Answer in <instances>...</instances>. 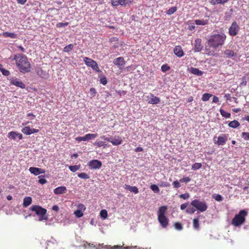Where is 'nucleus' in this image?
<instances>
[{"mask_svg": "<svg viewBox=\"0 0 249 249\" xmlns=\"http://www.w3.org/2000/svg\"><path fill=\"white\" fill-rule=\"evenodd\" d=\"M242 137L245 140H249V132H242L241 134Z\"/></svg>", "mask_w": 249, "mask_h": 249, "instance_id": "48", "label": "nucleus"}, {"mask_svg": "<svg viewBox=\"0 0 249 249\" xmlns=\"http://www.w3.org/2000/svg\"><path fill=\"white\" fill-rule=\"evenodd\" d=\"M196 210L195 208L192 207L191 206H189L187 207L186 209V213H190V214H193L196 212Z\"/></svg>", "mask_w": 249, "mask_h": 249, "instance_id": "43", "label": "nucleus"}, {"mask_svg": "<svg viewBox=\"0 0 249 249\" xmlns=\"http://www.w3.org/2000/svg\"><path fill=\"white\" fill-rule=\"evenodd\" d=\"M43 176H39L38 178L39 179L38 180V182L41 184H44L47 182V180L44 178Z\"/></svg>", "mask_w": 249, "mask_h": 249, "instance_id": "50", "label": "nucleus"}, {"mask_svg": "<svg viewBox=\"0 0 249 249\" xmlns=\"http://www.w3.org/2000/svg\"><path fill=\"white\" fill-rule=\"evenodd\" d=\"M228 125L230 127L235 128L240 125V124L237 121L233 120L232 121L230 122Z\"/></svg>", "mask_w": 249, "mask_h": 249, "instance_id": "29", "label": "nucleus"}, {"mask_svg": "<svg viewBox=\"0 0 249 249\" xmlns=\"http://www.w3.org/2000/svg\"><path fill=\"white\" fill-rule=\"evenodd\" d=\"M29 171L31 173L35 176L39 175L40 174L45 173V170L44 169L34 167H30Z\"/></svg>", "mask_w": 249, "mask_h": 249, "instance_id": "16", "label": "nucleus"}, {"mask_svg": "<svg viewBox=\"0 0 249 249\" xmlns=\"http://www.w3.org/2000/svg\"><path fill=\"white\" fill-rule=\"evenodd\" d=\"M191 72L197 76H201L203 74V71L196 68H191Z\"/></svg>", "mask_w": 249, "mask_h": 249, "instance_id": "28", "label": "nucleus"}, {"mask_svg": "<svg viewBox=\"0 0 249 249\" xmlns=\"http://www.w3.org/2000/svg\"><path fill=\"white\" fill-rule=\"evenodd\" d=\"M179 198L183 199H187L189 198L190 195L188 193L183 194L179 195Z\"/></svg>", "mask_w": 249, "mask_h": 249, "instance_id": "54", "label": "nucleus"}, {"mask_svg": "<svg viewBox=\"0 0 249 249\" xmlns=\"http://www.w3.org/2000/svg\"><path fill=\"white\" fill-rule=\"evenodd\" d=\"M100 216L104 219H106L107 216V212L106 210H102L100 213Z\"/></svg>", "mask_w": 249, "mask_h": 249, "instance_id": "42", "label": "nucleus"}, {"mask_svg": "<svg viewBox=\"0 0 249 249\" xmlns=\"http://www.w3.org/2000/svg\"><path fill=\"white\" fill-rule=\"evenodd\" d=\"M67 192L66 187L65 186H60L56 188L53 190V193L55 195H61L66 193Z\"/></svg>", "mask_w": 249, "mask_h": 249, "instance_id": "19", "label": "nucleus"}, {"mask_svg": "<svg viewBox=\"0 0 249 249\" xmlns=\"http://www.w3.org/2000/svg\"><path fill=\"white\" fill-rule=\"evenodd\" d=\"M9 59L15 60L20 72L25 73L31 71V64L26 55L22 53H17L11 56Z\"/></svg>", "mask_w": 249, "mask_h": 249, "instance_id": "1", "label": "nucleus"}, {"mask_svg": "<svg viewBox=\"0 0 249 249\" xmlns=\"http://www.w3.org/2000/svg\"><path fill=\"white\" fill-rule=\"evenodd\" d=\"M191 205L198 210L197 213L205 212L208 209V205L206 202L204 201H200L199 199L193 200L191 202Z\"/></svg>", "mask_w": 249, "mask_h": 249, "instance_id": "5", "label": "nucleus"}, {"mask_svg": "<svg viewBox=\"0 0 249 249\" xmlns=\"http://www.w3.org/2000/svg\"><path fill=\"white\" fill-rule=\"evenodd\" d=\"M77 207L78 208V210H81L82 212L86 210V208L85 206V205H83V204H81V203L78 204V206H77Z\"/></svg>", "mask_w": 249, "mask_h": 249, "instance_id": "57", "label": "nucleus"}, {"mask_svg": "<svg viewBox=\"0 0 249 249\" xmlns=\"http://www.w3.org/2000/svg\"><path fill=\"white\" fill-rule=\"evenodd\" d=\"M111 3L113 6H117L120 4L119 0H111Z\"/></svg>", "mask_w": 249, "mask_h": 249, "instance_id": "59", "label": "nucleus"}, {"mask_svg": "<svg viewBox=\"0 0 249 249\" xmlns=\"http://www.w3.org/2000/svg\"><path fill=\"white\" fill-rule=\"evenodd\" d=\"M10 83L21 89L25 88V84L20 80L17 78H12L10 80Z\"/></svg>", "mask_w": 249, "mask_h": 249, "instance_id": "13", "label": "nucleus"}, {"mask_svg": "<svg viewBox=\"0 0 249 249\" xmlns=\"http://www.w3.org/2000/svg\"><path fill=\"white\" fill-rule=\"evenodd\" d=\"M98 136L97 134H90L89 133L86 134L83 137H77L76 138V140L78 142H80L81 141H89L90 140H91L92 139L95 138Z\"/></svg>", "mask_w": 249, "mask_h": 249, "instance_id": "9", "label": "nucleus"}, {"mask_svg": "<svg viewBox=\"0 0 249 249\" xmlns=\"http://www.w3.org/2000/svg\"><path fill=\"white\" fill-rule=\"evenodd\" d=\"M8 137L9 138L13 140H21L23 138L22 135L20 133H18L15 131H11L8 133Z\"/></svg>", "mask_w": 249, "mask_h": 249, "instance_id": "14", "label": "nucleus"}, {"mask_svg": "<svg viewBox=\"0 0 249 249\" xmlns=\"http://www.w3.org/2000/svg\"><path fill=\"white\" fill-rule=\"evenodd\" d=\"M2 36L4 37H10L11 38L15 39L17 38L18 35L14 33H10L8 32H3Z\"/></svg>", "mask_w": 249, "mask_h": 249, "instance_id": "23", "label": "nucleus"}, {"mask_svg": "<svg viewBox=\"0 0 249 249\" xmlns=\"http://www.w3.org/2000/svg\"><path fill=\"white\" fill-rule=\"evenodd\" d=\"M205 51L206 53L209 55H212L213 54L214 52L211 51L210 48H207L206 47H205Z\"/></svg>", "mask_w": 249, "mask_h": 249, "instance_id": "60", "label": "nucleus"}, {"mask_svg": "<svg viewBox=\"0 0 249 249\" xmlns=\"http://www.w3.org/2000/svg\"><path fill=\"white\" fill-rule=\"evenodd\" d=\"M177 8L175 6H173L169 9L167 11L166 14L168 15H171L176 12Z\"/></svg>", "mask_w": 249, "mask_h": 249, "instance_id": "39", "label": "nucleus"}, {"mask_svg": "<svg viewBox=\"0 0 249 249\" xmlns=\"http://www.w3.org/2000/svg\"><path fill=\"white\" fill-rule=\"evenodd\" d=\"M113 64L117 66L120 69H123L125 64L124 58L123 57H119L115 59L113 61Z\"/></svg>", "mask_w": 249, "mask_h": 249, "instance_id": "11", "label": "nucleus"}, {"mask_svg": "<svg viewBox=\"0 0 249 249\" xmlns=\"http://www.w3.org/2000/svg\"><path fill=\"white\" fill-rule=\"evenodd\" d=\"M90 169H99L101 167L102 162L97 160H93L88 163Z\"/></svg>", "mask_w": 249, "mask_h": 249, "instance_id": "10", "label": "nucleus"}, {"mask_svg": "<svg viewBox=\"0 0 249 249\" xmlns=\"http://www.w3.org/2000/svg\"><path fill=\"white\" fill-rule=\"evenodd\" d=\"M247 84V77L244 76L242 78V82L240 84V87L245 86Z\"/></svg>", "mask_w": 249, "mask_h": 249, "instance_id": "52", "label": "nucleus"}, {"mask_svg": "<svg viewBox=\"0 0 249 249\" xmlns=\"http://www.w3.org/2000/svg\"><path fill=\"white\" fill-rule=\"evenodd\" d=\"M68 24H69L68 22H65V23L59 22V23H57L56 27L58 28H62L63 27L68 26Z\"/></svg>", "mask_w": 249, "mask_h": 249, "instance_id": "55", "label": "nucleus"}, {"mask_svg": "<svg viewBox=\"0 0 249 249\" xmlns=\"http://www.w3.org/2000/svg\"><path fill=\"white\" fill-rule=\"evenodd\" d=\"M80 165H71L69 166V169L72 172H75L79 170Z\"/></svg>", "mask_w": 249, "mask_h": 249, "instance_id": "41", "label": "nucleus"}, {"mask_svg": "<svg viewBox=\"0 0 249 249\" xmlns=\"http://www.w3.org/2000/svg\"><path fill=\"white\" fill-rule=\"evenodd\" d=\"M212 197L215 200L218 202H221L223 200V197L219 194H214L213 195Z\"/></svg>", "mask_w": 249, "mask_h": 249, "instance_id": "35", "label": "nucleus"}, {"mask_svg": "<svg viewBox=\"0 0 249 249\" xmlns=\"http://www.w3.org/2000/svg\"><path fill=\"white\" fill-rule=\"evenodd\" d=\"M84 247L86 248L88 246L89 247H90V248H95L96 246L95 245H94V244H88V243H86V244H84Z\"/></svg>", "mask_w": 249, "mask_h": 249, "instance_id": "64", "label": "nucleus"}, {"mask_svg": "<svg viewBox=\"0 0 249 249\" xmlns=\"http://www.w3.org/2000/svg\"><path fill=\"white\" fill-rule=\"evenodd\" d=\"M22 132L27 135L32 134L31 128L29 126H25L22 129Z\"/></svg>", "mask_w": 249, "mask_h": 249, "instance_id": "31", "label": "nucleus"}, {"mask_svg": "<svg viewBox=\"0 0 249 249\" xmlns=\"http://www.w3.org/2000/svg\"><path fill=\"white\" fill-rule=\"evenodd\" d=\"M174 52L175 54L179 57H181L184 55L183 51L181 47L179 46H176L174 49Z\"/></svg>", "mask_w": 249, "mask_h": 249, "instance_id": "20", "label": "nucleus"}, {"mask_svg": "<svg viewBox=\"0 0 249 249\" xmlns=\"http://www.w3.org/2000/svg\"><path fill=\"white\" fill-rule=\"evenodd\" d=\"M195 22L197 25H206L209 23V19H196Z\"/></svg>", "mask_w": 249, "mask_h": 249, "instance_id": "25", "label": "nucleus"}, {"mask_svg": "<svg viewBox=\"0 0 249 249\" xmlns=\"http://www.w3.org/2000/svg\"><path fill=\"white\" fill-rule=\"evenodd\" d=\"M78 177L82 179H88L89 178V176L85 173H80L78 174Z\"/></svg>", "mask_w": 249, "mask_h": 249, "instance_id": "40", "label": "nucleus"}, {"mask_svg": "<svg viewBox=\"0 0 249 249\" xmlns=\"http://www.w3.org/2000/svg\"><path fill=\"white\" fill-rule=\"evenodd\" d=\"M73 44H70L64 48L63 51L66 53H68L73 49Z\"/></svg>", "mask_w": 249, "mask_h": 249, "instance_id": "38", "label": "nucleus"}, {"mask_svg": "<svg viewBox=\"0 0 249 249\" xmlns=\"http://www.w3.org/2000/svg\"><path fill=\"white\" fill-rule=\"evenodd\" d=\"M188 203H185L181 204L180 206V209L182 210H185L188 207Z\"/></svg>", "mask_w": 249, "mask_h": 249, "instance_id": "63", "label": "nucleus"}, {"mask_svg": "<svg viewBox=\"0 0 249 249\" xmlns=\"http://www.w3.org/2000/svg\"><path fill=\"white\" fill-rule=\"evenodd\" d=\"M174 188H178L181 186L180 182L178 180L174 181L173 183Z\"/></svg>", "mask_w": 249, "mask_h": 249, "instance_id": "58", "label": "nucleus"}, {"mask_svg": "<svg viewBox=\"0 0 249 249\" xmlns=\"http://www.w3.org/2000/svg\"><path fill=\"white\" fill-rule=\"evenodd\" d=\"M175 228L178 231H181L183 227L181 224L179 222H176L174 224Z\"/></svg>", "mask_w": 249, "mask_h": 249, "instance_id": "45", "label": "nucleus"}, {"mask_svg": "<svg viewBox=\"0 0 249 249\" xmlns=\"http://www.w3.org/2000/svg\"><path fill=\"white\" fill-rule=\"evenodd\" d=\"M239 29V26L236 22L234 21L232 22L229 29L230 35L232 36H235L238 34Z\"/></svg>", "mask_w": 249, "mask_h": 249, "instance_id": "8", "label": "nucleus"}, {"mask_svg": "<svg viewBox=\"0 0 249 249\" xmlns=\"http://www.w3.org/2000/svg\"><path fill=\"white\" fill-rule=\"evenodd\" d=\"M110 142L114 145H118L122 143V140L119 136H115L114 138L111 139Z\"/></svg>", "mask_w": 249, "mask_h": 249, "instance_id": "21", "label": "nucleus"}, {"mask_svg": "<svg viewBox=\"0 0 249 249\" xmlns=\"http://www.w3.org/2000/svg\"><path fill=\"white\" fill-rule=\"evenodd\" d=\"M100 81V83L104 85H106L107 82V79L105 76H103L101 78Z\"/></svg>", "mask_w": 249, "mask_h": 249, "instance_id": "56", "label": "nucleus"}, {"mask_svg": "<svg viewBox=\"0 0 249 249\" xmlns=\"http://www.w3.org/2000/svg\"><path fill=\"white\" fill-rule=\"evenodd\" d=\"M229 0H212L211 3L213 5L215 4H224L226 3Z\"/></svg>", "mask_w": 249, "mask_h": 249, "instance_id": "30", "label": "nucleus"}, {"mask_svg": "<svg viewBox=\"0 0 249 249\" xmlns=\"http://www.w3.org/2000/svg\"><path fill=\"white\" fill-rule=\"evenodd\" d=\"M167 208L165 206H161L160 207L159 211L158 212V215L159 216H165V213Z\"/></svg>", "mask_w": 249, "mask_h": 249, "instance_id": "26", "label": "nucleus"}, {"mask_svg": "<svg viewBox=\"0 0 249 249\" xmlns=\"http://www.w3.org/2000/svg\"><path fill=\"white\" fill-rule=\"evenodd\" d=\"M226 37V35L224 33L214 34L208 38L207 42L209 47L216 50L224 44Z\"/></svg>", "mask_w": 249, "mask_h": 249, "instance_id": "2", "label": "nucleus"}, {"mask_svg": "<svg viewBox=\"0 0 249 249\" xmlns=\"http://www.w3.org/2000/svg\"><path fill=\"white\" fill-rule=\"evenodd\" d=\"M201 167H202V164L201 163L196 162V163H194L193 164H192V170H196L201 168Z\"/></svg>", "mask_w": 249, "mask_h": 249, "instance_id": "36", "label": "nucleus"}, {"mask_svg": "<svg viewBox=\"0 0 249 249\" xmlns=\"http://www.w3.org/2000/svg\"><path fill=\"white\" fill-rule=\"evenodd\" d=\"M32 202V198L30 196H26L23 199V206L26 208L31 204Z\"/></svg>", "mask_w": 249, "mask_h": 249, "instance_id": "24", "label": "nucleus"}, {"mask_svg": "<svg viewBox=\"0 0 249 249\" xmlns=\"http://www.w3.org/2000/svg\"><path fill=\"white\" fill-rule=\"evenodd\" d=\"M101 248H106L107 249H116L119 248V247L118 246H114L113 247H111L110 245H104V244H98V247H96L95 249H100Z\"/></svg>", "mask_w": 249, "mask_h": 249, "instance_id": "27", "label": "nucleus"}, {"mask_svg": "<svg viewBox=\"0 0 249 249\" xmlns=\"http://www.w3.org/2000/svg\"><path fill=\"white\" fill-rule=\"evenodd\" d=\"M190 181H191V178L188 177H184V178L179 179L180 182L188 183V182H190Z\"/></svg>", "mask_w": 249, "mask_h": 249, "instance_id": "53", "label": "nucleus"}, {"mask_svg": "<svg viewBox=\"0 0 249 249\" xmlns=\"http://www.w3.org/2000/svg\"><path fill=\"white\" fill-rule=\"evenodd\" d=\"M94 145L98 147H101L103 146H105L107 145L105 142L103 141H97L94 143Z\"/></svg>", "mask_w": 249, "mask_h": 249, "instance_id": "47", "label": "nucleus"}, {"mask_svg": "<svg viewBox=\"0 0 249 249\" xmlns=\"http://www.w3.org/2000/svg\"><path fill=\"white\" fill-rule=\"evenodd\" d=\"M216 137H213V140L214 143L218 145H224L226 143L228 140V135L222 134L218 136L217 141H216Z\"/></svg>", "mask_w": 249, "mask_h": 249, "instance_id": "7", "label": "nucleus"}, {"mask_svg": "<svg viewBox=\"0 0 249 249\" xmlns=\"http://www.w3.org/2000/svg\"><path fill=\"white\" fill-rule=\"evenodd\" d=\"M124 188L131 192L134 193L135 194H137L139 192L138 189L136 186H131L129 185L125 184Z\"/></svg>", "mask_w": 249, "mask_h": 249, "instance_id": "22", "label": "nucleus"}, {"mask_svg": "<svg viewBox=\"0 0 249 249\" xmlns=\"http://www.w3.org/2000/svg\"><path fill=\"white\" fill-rule=\"evenodd\" d=\"M219 111L221 115L223 117L226 118H229L231 117V114L229 112L225 111L224 110L220 109Z\"/></svg>", "mask_w": 249, "mask_h": 249, "instance_id": "33", "label": "nucleus"}, {"mask_svg": "<svg viewBox=\"0 0 249 249\" xmlns=\"http://www.w3.org/2000/svg\"><path fill=\"white\" fill-rule=\"evenodd\" d=\"M212 96V94L210 93H204L202 97V100L203 101L206 102L209 100L210 98Z\"/></svg>", "mask_w": 249, "mask_h": 249, "instance_id": "37", "label": "nucleus"}, {"mask_svg": "<svg viewBox=\"0 0 249 249\" xmlns=\"http://www.w3.org/2000/svg\"><path fill=\"white\" fill-rule=\"evenodd\" d=\"M170 69V67L167 64L163 65L161 67V70L162 72H165Z\"/></svg>", "mask_w": 249, "mask_h": 249, "instance_id": "49", "label": "nucleus"}, {"mask_svg": "<svg viewBox=\"0 0 249 249\" xmlns=\"http://www.w3.org/2000/svg\"><path fill=\"white\" fill-rule=\"evenodd\" d=\"M101 138L102 139H103V140H104L105 141H107V142H110L111 141V139L112 138H111V137H107L106 136L103 135V136H101Z\"/></svg>", "mask_w": 249, "mask_h": 249, "instance_id": "61", "label": "nucleus"}, {"mask_svg": "<svg viewBox=\"0 0 249 249\" xmlns=\"http://www.w3.org/2000/svg\"><path fill=\"white\" fill-rule=\"evenodd\" d=\"M248 215V212L245 210H241L235 215L231 220V224L236 227L241 226L245 221V217Z\"/></svg>", "mask_w": 249, "mask_h": 249, "instance_id": "3", "label": "nucleus"}, {"mask_svg": "<svg viewBox=\"0 0 249 249\" xmlns=\"http://www.w3.org/2000/svg\"><path fill=\"white\" fill-rule=\"evenodd\" d=\"M0 71L5 76H8L10 74L9 71L3 68H0Z\"/></svg>", "mask_w": 249, "mask_h": 249, "instance_id": "51", "label": "nucleus"}, {"mask_svg": "<svg viewBox=\"0 0 249 249\" xmlns=\"http://www.w3.org/2000/svg\"><path fill=\"white\" fill-rule=\"evenodd\" d=\"M193 227L196 230H198L199 228V219L198 218H194L193 219Z\"/></svg>", "mask_w": 249, "mask_h": 249, "instance_id": "32", "label": "nucleus"}, {"mask_svg": "<svg viewBox=\"0 0 249 249\" xmlns=\"http://www.w3.org/2000/svg\"><path fill=\"white\" fill-rule=\"evenodd\" d=\"M147 102L149 104L156 105L160 102V99L158 97L154 96L153 94L150 93L149 96H147Z\"/></svg>", "mask_w": 249, "mask_h": 249, "instance_id": "12", "label": "nucleus"}, {"mask_svg": "<svg viewBox=\"0 0 249 249\" xmlns=\"http://www.w3.org/2000/svg\"><path fill=\"white\" fill-rule=\"evenodd\" d=\"M150 189L155 193H159L160 191L159 188L156 184H153L150 186Z\"/></svg>", "mask_w": 249, "mask_h": 249, "instance_id": "44", "label": "nucleus"}, {"mask_svg": "<svg viewBox=\"0 0 249 249\" xmlns=\"http://www.w3.org/2000/svg\"><path fill=\"white\" fill-rule=\"evenodd\" d=\"M203 48L201 45V40L200 38H196L195 40L194 51L195 52H200Z\"/></svg>", "mask_w": 249, "mask_h": 249, "instance_id": "15", "label": "nucleus"}, {"mask_svg": "<svg viewBox=\"0 0 249 249\" xmlns=\"http://www.w3.org/2000/svg\"><path fill=\"white\" fill-rule=\"evenodd\" d=\"M224 55L229 58H232V59H234V57L237 56V53H235L233 50L226 49L224 52Z\"/></svg>", "mask_w": 249, "mask_h": 249, "instance_id": "17", "label": "nucleus"}, {"mask_svg": "<svg viewBox=\"0 0 249 249\" xmlns=\"http://www.w3.org/2000/svg\"><path fill=\"white\" fill-rule=\"evenodd\" d=\"M30 210L35 212L36 215L38 216V221H41L43 220H46L48 219V216L46 215L47 210L42 207L38 205H33L30 207Z\"/></svg>", "mask_w": 249, "mask_h": 249, "instance_id": "4", "label": "nucleus"}, {"mask_svg": "<svg viewBox=\"0 0 249 249\" xmlns=\"http://www.w3.org/2000/svg\"><path fill=\"white\" fill-rule=\"evenodd\" d=\"M55 247V244L54 243V242L52 241H48L46 245V249H54V248Z\"/></svg>", "mask_w": 249, "mask_h": 249, "instance_id": "34", "label": "nucleus"}, {"mask_svg": "<svg viewBox=\"0 0 249 249\" xmlns=\"http://www.w3.org/2000/svg\"><path fill=\"white\" fill-rule=\"evenodd\" d=\"M158 220L162 228H166L169 222V220L166 216H159Z\"/></svg>", "mask_w": 249, "mask_h": 249, "instance_id": "18", "label": "nucleus"}, {"mask_svg": "<svg viewBox=\"0 0 249 249\" xmlns=\"http://www.w3.org/2000/svg\"><path fill=\"white\" fill-rule=\"evenodd\" d=\"M90 92L92 95L94 96L96 93V90L95 88H91L90 89Z\"/></svg>", "mask_w": 249, "mask_h": 249, "instance_id": "62", "label": "nucleus"}, {"mask_svg": "<svg viewBox=\"0 0 249 249\" xmlns=\"http://www.w3.org/2000/svg\"><path fill=\"white\" fill-rule=\"evenodd\" d=\"M83 60L86 65L91 67L93 70L97 72L101 71L99 68L98 64L95 61L87 57H84Z\"/></svg>", "mask_w": 249, "mask_h": 249, "instance_id": "6", "label": "nucleus"}, {"mask_svg": "<svg viewBox=\"0 0 249 249\" xmlns=\"http://www.w3.org/2000/svg\"><path fill=\"white\" fill-rule=\"evenodd\" d=\"M74 214L77 218H80L83 216V213L81 210H77L74 212Z\"/></svg>", "mask_w": 249, "mask_h": 249, "instance_id": "46", "label": "nucleus"}]
</instances>
